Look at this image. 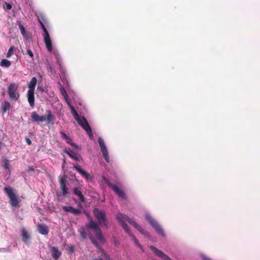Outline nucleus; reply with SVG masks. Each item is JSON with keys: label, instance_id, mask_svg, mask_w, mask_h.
Returning a JSON list of instances; mask_svg holds the SVG:
<instances>
[{"label": "nucleus", "instance_id": "nucleus-43", "mask_svg": "<svg viewBox=\"0 0 260 260\" xmlns=\"http://www.w3.org/2000/svg\"><path fill=\"white\" fill-rule=\"evenodd\" d=\"M74 247L73 246H71L69 248V251L70 252H74Z\"/></svg>", "mask_w": 260, "mask_h": 260}, {"label": "nucleus", "instance_id": "nucleus-29", "mask_svg": "<svg viewBox=\"0 0 260 260\" xmlns=\"http://www.w3.org/2000/svg\"><path fill=\"white\" fill-rule=\"evenodd\" d=\"M38 21L39 22V23L40 24V25L41 26L42 29H43V31L44 32V36L49 35V32H48L47 28L45 26V25H44V23H43V22L40 19H38Z\"/></svg>", "mask_w": 260, "mask_h": 260}, {"label": "nucleus", "instance_id": "nucleus-12", "mask_svg": "<svg viewBox=\"0 0 260 260\" xmlns=\"http://www.w3.org/2000/svg\"><path fill=\"white\" fill-rule=\"evenodd\" d=\"M46 120H47V123L48 124H54V121L56 119L55 116L52 114V112L48 110H46Z\"/></svg>", "mask_w": 260, "mask_h": 260}, {"label": "nucleus", "instance_id": "nucleus-25", "mask_svg": "<svg viewBox=\"0 0 260 260\" xmlns=\"http://www.w3.org/2000/svg\"><path fill=\"white\" fill-rule=\"evenodd\" d=\"M11 64V61L6 59H3L0 62V66L5 68H9Z\"/></svg>", "mask_w": 260, "mask_h": 260}, {"label": "nucleus", "instance_id": "nucleus-13", "mask_svg": "<svg viewBox=\"0 0 260 260\" xmlns=\"http://www.w3.org/2000/svg\"><path fill=\"white\" fill-rule=\"evenodd\" d=\"M62 209L66 212H71L72 214L78 215L81 213V211L79 209H76L72 206H63Z\"/></svg>", "mask_w": 260, "mask_h": 260}, {"label": "nucleus", "instance_id": "nucleus-37", "mask_svg": "<svg viewBox=\"0 0 260 260\" xmlns=\"http://www.w3.org/2000/svg\"><path fill=\"white\" fill-rule=\"evenodd\" d=\"M4 8L7 10H9L12 9V6L10 4L5 2L4 5Z\"/></svg>", "mask_w": 260, "mask_h": 260}, {"label": "nucleus", "instance_id": "nucleus-18", "mask_svg": "<svg viewBox=\"0 0 260 260\" xmlns=\"http://www.w3.org/2000/svg\"><path fill=\"white\" fill-rule=\"evenodd\" d=\"M73 193L79 198L81 202H85V198L82 194L81 191L78 187H74L73 188Z\"/></svg>", "mask_w": 260, "mask_h": 260}, {"label": "nucleus", "instance_id": "nucleus-42", "mask_svg": "<svg viewBox=\"0 0 260 260\" xmlns=\"http://www.w3.org/2000/svg\"><path fill=\"white\" fill-rule=\"evenodd\" d=\"M203 260H211L210 258L207 257L206 256L203 255L202 256Z\"/></svg>", "mask_w": 260, "mask_h": 260}, {"label": "nucleus", "instance_id": "nucleus-2", "mask_svg": "<svg viewBox=\"0 0 260 260\" xmlns=\"http://www.w3.org/2000/svg\"><path fill=\"white\" fill-rule=\"evenodd\" d=\"M117 219L120 224V225L122 226L123 229L125 230V231L130 236H131L136 244L141 249H142V247L141 244L139 243L137 239L132 234L131 231L129 230L127 224L125 223V221L126 220L132 225L135 228H136L138 231H139L141 233L145 235L147 237L149 236V234L144 231L142 228L139 225L136 221H135L133 219L129 218L127 215L122 214L121 213H119L117 215Z\"/></svg>", "mask_w": 260, "mask_h": 260}, {"label": "nucleus", "instance_id": "nucleus-30", "mask_svg": "<svg viewBox=\"0 0 260 260\" xmlns=\"http://www.w3.org/2000/svg\"><path fill=\"white\" fill-rule=\"evenodd\" d=\"M38 21L39 22V23L40 24V25L41 26L42 29H43V31L44 32V36L49 35V32H48L47 28L45 26V25H44V23H43V22L40 19H38Z\"/></svg>", "mask_w": 260, "mask_h": 260}, {"label": "nucleus", "instance_id": "nucleus-9", "mask_svg": "<svg viewBox=\"0 0 260 260\" xmlns=\"http://www.w3.org/2000/svg\"><path fill=\"white\" fill-rule=\"evenodd\" d=\"M82 119H83L84 123L83 124V126H81L86 131L87 134L88 135L90 139L93 138V135L92 132V130L88 121L85 118H82Z\"/></svg>", "mask_w": 260, "mask_h": 260}, {"label": "nucleus", "instance_id": "nucleus-35", "mask_svg": "<svg viewBox=\"0 0 260 260\" xmlns=\"http://www.w3.org/2000/svg\"><path fill=\"white\" fill-rule=\"evenodd\" d=\"M79 232L80 233V236L84 239H86L87 238V233L85 232V230L83 228H81L79 230Z\"/></svg>", "mask_w": 260, "mask_h": 260}, {"label": "nucleus", "instance_id": "nucleus-41", "mask_svg": "<svg viewBox=\"0 0 260 260\" xmlns=\"http://www.w3.org/2000/svg\"><path fill=\"white\" fill-rule=\"evenodd\" d=\"M25 141L28 145H30L31 144V141L29 138H26Z\"/></svg>", "mask_w": 260, "mask_h": 260}, {"label": "nucleus", "instance_id": "nucleus-11", "mask_svg": "<svg viewBox=\"0 0 260 260\" xmlns=\"http://www.w3.org/2000/svg\"><path fill=\"white\" fill-rule=\"evenodd\" d=\"M52 257L54 260H58L61 255V252L58 250V247L52 246L50 248Z\"/></svg>", "mask_w": 260, "mask_h": 260}, {"label": "nucleus", "instance_id": "nucleus-45", "mask_svg": "<svg viewBox=\"0 0 260 260\" xmlns=\"http://www.w3.org/2000/svg\"><path fill=\"white\" fill-rule=\"evenodd\" d=\"M57 59V62L58 63L59 66L61 67V63L58 57L56 58Z\"/></svg>", "mask_w": 260, "mask_h": 260}, {"label": "nucleus", "instance_id": "nucleus-40", "mask_svg": "<svg viewBox=\"0 0 260 260\" xmlns=\"http://www.w3.org/2000/svg\"><path fill=\"white\" fill-rule=\"evenodd\" d=\"M60 134L61 135V137L64 139H67V138H68V136L65 133H64V132L63 131H60Z\"/></svg>", "mask_w": 260, "mask_h": 260}, {"label": "nucleus", "instance_id": "nucleus-44", "mask_svg": "<svg viewBox=\"0 0 260 260\" xmlns=\"http://www.w3.org/2000/svg\"><path fill=\"white\" fill-rule=\"evenodd\" d=\"M34 170V168L32 166L28 167V171H33Z\"/></svg>", "mask_w": 260, "mask_h": 260}, {"label": "nucleus", "instance_id": "nucleus-34", "mask_svg": "<svg viewBox=\"0 0 260 260\" xmlns=\"http://www.w3.org/2000/svg\"><path fill=\"white\" fill-rule=\"evenodd\" d=\"M15 50V48L14 46L10 47V48H9V49L6 54V57L7 58H10L13 55Z\"/></svg>", "mask_w": 260, "mask_h": 260}, {"label": "nucleus", "instance_id": "nucleus-22", "mask_svg": "<svg viewBox=\"0 0 260 260\" xmlns=\"http://www.w3.org/2000/svg\"><path fill=\"white\" fill-rule=\"evenodd\" d=\"M37 79L36 77H32L28 85V90H30L31 91H35V88L37 84Z\"/></svg>", "mask_w": 260, "mask_h": 260}, {"label": "nucleus", "instance_id": "nucleus-4", "mask_svg": "<svg viewBox=\"0 0 260 260\" xmlns=\"http://www.w3.org/2000/svg\"><path fill=\"white\" fill-rule=\"evenodd\" d=\"M94 216L97 219L99 224H103L105 227H108V221L106 219L105 212L98 208H94L93 210Z\"/></svg>", "mask_w": 260, "mask_h": 260}, {"label": "nucleus", "instance_id": "nucleus-16", "mask_svg": "<svg viewBox=\"0 0 260 260\" xmlns=\"http://www.w3.org/2000/svg\"><path fill=\"white\" fill-rule=\"evenodd\" d=\"M27 96L28 102L30 105V106L32 108H34V107H35L34 91L28 90L27 92Z\"/></svg>", "mask_w": 260, "mask_h": 260}, {"label": "nucleus", "instance_id": "nucleus-31", "mask_svg": "<svg viewBox=\"0 0 260 260\" xmlns=\"http://www.w3.org/2000/svg\"><path fill=\"white\" fill-rule=\"evenodd\" d=\"M38 21L39 22V23L40 24V25L41 26L42 29H43V31L44 32V36L49 35V32H48L47 28L45 26V25H44V23H43V22L40 19H38Z\"/></svg>", "mask_w": 260, "mask_h": 260}, {"label": "nucleus", "instance_id": "nucleus-17", "mask_svg": "<svg viewBox=\"0 0 260 260\" xmlns=\"http://www.w3.org/2000/svg\"><path fill=\"white\" fill-rule=\"evenodd\" d=\"M44 39L47 50L51 52L52 51V45L49 35L44 36Z\"/></svg>", "mask_w": 260, "mask_h": 260}, {"label": "nucleus", "instance_id": "nucleus-32", "mask_svg": "<svg viewBox=\"0 0 260 260\" xmlns=\"http://www.w3.org/2000/svg\"><path fill=\"white\" fill-rule=\"evenodd\" d=\"M18 27H19V29L20 30V31H21V33L22 35L24 37H26V35L27 34H26V32L25 31V27L20 23H18Z\"/></svg>", "mask_w": 260, "mask_h": 260}, {"label": "nucleus", "instance_id": "nucleus-21", "mask_svg": "<svg viewBox=\"0 0 260 260\" xmlns=\"http://www.w3.org/2000/svg\"><path fill=\"white\" fill-rule=\"evenodd\" d=\"M152 226L158 234L162 236H165V233L162 228L157 222L152 225Z\"/></svg>", "mask_w": 260, "mask_h": 260}, {"label": "nucleus", "instance_id": "nucleus-14", "mask_svg": "<svg viewBox=\"0 0 260 260\" xmlns=\"http://www.w3.org/2000/svg\"><path fill=\"white\" fill-rule=\"evenodd\" d=\"M64 152L67 153L72 159L76 161L80 162L82 160V157L79 154L73 153V151H69L67 149L64 150Z\"/></svg>", "mask_w": 260, "mask_h": 260}, {"label": "nucleus", "instance_id": "nucleus-1", "mask_svg": "<svg viewBox=\"0 0 260 260\" xmlns=\"http://www.w3.org/2000/svg\"><path fill=\"white\" fill-rule=\"evenodd\" d=\"M86 228L87 229L88 232L90 234L89 238L91 242L94 246L100 250L101 256L103 257L106 260H110L109 256L106 253V251L99 245L96 240L93 238L91 234L93 232L97 239L101 242H104L105 239L104 238L102 230L99 227V223L94 222L91 218L89 220V222L86 224Z\"/></svg>", "mask_w": 260, "mask_h": 260}, {"label": "nucleus", "instance_id": "nucleus-5", "mask_svg": "<svg viewBox=\"0 0 260 260\" xmlns=\"http://www.w3.org/2000/svg\"><path fill=\"white\" fill-rule=\"evenodd\" d=\"M9 98L13 101H17L20 97L18 92V85L14 83H11L8 88Z\"/></svg>", "mask_w": 260, "mask_h": 260}, {"label": "nucleus", "instance_id": "nucleus-27", "mask_svg": "<svg viewBox=\"0 0 260 260\" xmlns=\"http://www.w3.org/2000/svg\"><path fill=\"white\" fill-rule=\"evenodd\" d=\"M145 218L151 226L156 222V221L149 214H146Z\"/></svg>", "mask_w": 260, "mask_h": 260}, {"label": "nucleus", "instance_id": "nucleus-26", "mask_svg": "<svg viewBox=\"0 0 260 260\" xmlns=\"http://www.w3.org/2000/svg\"><path fill=\"white\" fill-rule=\"evenodd\" d=\"M70 108L71 110V113H72L73 116H74V118L75 119V120H76L77 119H79V118L80 117V116L79 115L77 112L76 111L74 107L73 106L70 105Z\"/></svg>", "mask_w": 260, "mask_h": 260}, {"label": "nucleus", "instance_id": "nucleus-7", "mask_svg": "<svg viewBox=\"0 0 260 260\" xmlns=\"http://www.w3.org/2000/svg\"><path fill=\"white\" fill-rule=\"evenodd\" d=\"M98 141L101 147L103 157L107 162H109L110 160L108 151L104 140L102 138L100 137L99 138Z\"/></svg>", "mask_w": 260, "mask_h": 260}, {"label": "nucleus", "instance_id": "nucleus-38", "mask_svg": "<svg viewBox=\"0 0 260 260\" xmlns=\"http://www.w3.org/2000/svg\"><path fill=\"white\" fill-rule=\"evenodd\" d=\"M4 167L5 169L8 170L9 169V162L7 159H5L4 161Z\"/></svg>", "mask_w": 260, "mask_h": 260}, {"label": "nucleus", "instance_id": "nucleus-24", "mask_svg": "<svg viewBox=\"0 0 260 260\" xmlns=\"http://www.w3.org/2000/svg\"><path fill=\"white\" fill-rule=\"evenodd\" d=\"M10 104L8 102L5 101L2 105V110L3 113H5L10 110Z\"/></svg>", "mask_w": 260, "mask_h": 260}, {"label": "nucleus", "instance_id": "nucleus-33", "mask_svg": "<svg viewBox=\"0 0 260 260\" xmlns=\"http://www.w3.org/2000/svg\"><path fill=\"white\" fill-rule=\"evenodd\" d=\"M22 52L23 55L28 54L32 60L34 59V54L29 47L27 48L26 53H24L23 50H22Z\"/></svg>", "mask_w": 260, "mask_h": 260}, {"label": "nucleus", "instance_id": "nucleus-39", "mask_svg": "<svg viewBox=\"0 0 260 260\" xmlns=\"http://www.w3.org/2000/svg\"><path fill=\"white\" fill-rule=\"evenodd\" d=\"M65 140H66L67 143L70 144L71 146H76L74 143L71 142L72 140L69 136H68V138H67V139H66Z\"/></svg>", "mask_w": 260, "mask_h": 260}, {"label": "nucleus", "instance_id": "nucleus-15", "mask_svg": "<svg viewBox=\"0 0 260 260\" xmlns=\"http://www.w3.org/2000/svg\"><path fill=\"white\" fill-rule=\"evenodd\" d=\"M30 116L34 122H43L46 120L45 116H40L36 112H32Z\"/></svg>", "mask_w": 260, "mask_h": 260}, {"label": "nucleus", "instance_id": "nucleus-46", "mask_svg": "<svg viewBox=\"0 0 260 260\" xmlns=\"http://www.w3.org/2000/svg\"><path fill=\"white\" fill-rule=\"evenodd\" d=\"M93 260H104V259H103L102 258H95Z\"/></svg>", "mask_w": 260, "mask_h": 260}, {"label": "nucleus", "instance_id": "nucleus-19", "mask_svg": "<svg viewBox=\"0 0 260 260\" xmlns=\"http://www.w3.org/2000/svg\"><path fill=\"white\" fill-rule=\"evenodd\" d=\"M59 183L60 186V189L62 191V194L63 196H65L68 193V188L67 187V183L65 179L60 178L59 179Z\"/></svg>", "mask_w": 260, "mask_h": 260}, {"label": "nucleus", "instance_id": "nucleus-8", "mask_svg": "<svg viewBox=\"0 0 260 260\" xmlns=\"http://www.w3.org/2000/svg\"><path fill=\"white\" fill-rule=\"evenodd\" d=\"M149 248L156 256L160 258L162 260H172L167 255L155 247L150 246Z\"/></svg>", "mask_w": 260, "mask_h": 260}, {"label": "nucleus", "instance_id": "nucleus-23", "mask_svg": "<svg viewBox=\"0 0 260 260\" xmlns=\"http://www.w3.org/2000/svg\"><path fill=\"white\" fill-rule=\"evenodd\" d=\"M22 241L26 242L30 238L29 235L25 229L22 230Z\"/></svg>", "mask_w": 260, "mask_h": 260}, {"label": "nucleus", "instance_id": "nucleus-36", "mask_svg": "<svg viewBox=\"0 0 260 260\" xmlns=\"http://www.w3.org/2000/svg\"><path fill=\"white\" fill-rule=\"evenodd\" d=\"M85 118L84 116H80L79 119H77L76 120L77 121L79 125L80 126H83V124L84 123V121H83V119L82 118Z\"/></svg>", "mask_w": 260, "mask_h": 260}, {"label": "nucleus", "instance_id": "nucleus-3", "mask_svg": "<svg viewBox=\"0 0 260 260\" xmlns=\"http://www.w3.org/2000/svg\"><path fill=\"white\" fill-rule=\"evenodd\" d=\"M5 193L8 196L9 203L12 207H19L21 200L13 191L11 187H5L4 188Z\"/></svg>", "mask_w": 260, "mask_h": 260}, {"label": "nucleus", "instance_id": "nucleus-28", "mask_svg": "<svg viewBox=\"0 0 260 260\" xmlns=\"http://www.w3.org/2000/svg\"><path fill=\"white\" fill-rule=\"evenodd\" d=\"M38 21L39 22V23L40 24V25L41 26L42 29H43V31L44 32V36L49 35V32H48L47 28L45 26V25H44V23H43V22L40 19H38Z\"/></svg>", "mask_w": 260, "mask_h": 260}, {"label": "nucleus", "instance_id": "nucleus-20", "mask_svg": "<svg viewBox=\"0 0 260 260\" xmlns=\"http://www.w3.org/2000/svg\"><path fill=\"white\" fill-rule=\"evenodd\" d=\"M38 228L39 232L42 235H46L49 233V229L46 224H39Z\"/></svg>", "mask_w": 260, "mask_h": 260}, {"label": "nucleus", "instance_id": "nucleus-6", "mask_svg": "<svg viewBox=\"0 0 260 260\" xmlns=\"http://www.w3.org/2000/svg\"><path fill=\"white\" fill-rule=\"evenodd\" d=\"M103 178L108 186H109L119 197L123 199H126V196L123 190L119 188L116 185L112 184L106 177H103Z\"/></svg>", "mask_w": 260, "mask_h": 260}, {"label": "nucleus", "instance_id": "nucleus-10", "mask_svg": "<svg viewBox=\"0 0 260 260\" xmlns=\"http://www.w3.org/2000/svg\"><path fill=\"white\" fill-rule=\"evenodd\" d=\"M74 168H75L78 172H79L84 178H85L86 180H91L92 179V176L90 175L86 172V171L82 170L80 166L78 165H74Z\"/></svg>", "mask_w": 260, "mask_h": 260}]
</instances>
